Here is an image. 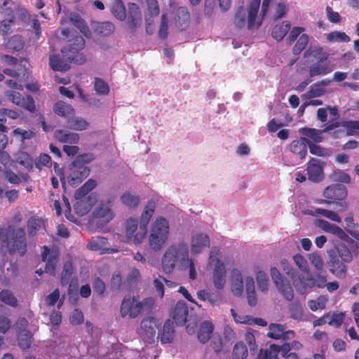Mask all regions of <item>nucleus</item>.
<instances>
[{"instance_id":"nucleus-22","label":"nucleus","mask_w":359,"mask_h":359,"mask_svg":"<svg viewBox=\"0 0 359 359\" xmlns=\"http://www.w3.org/2000/svg\"><path fill=\"white\" fill-rule=\"evenodd\" d=\"M309 139L301 137L298 140H293L290 144V151L295 154L301 161L304 160L307 154Z\"/></svg>"},{"instance_id":"nucleus-2","label":"nucleus","mask_w":359,"mask_h":359,"mask_svg":"<svg viewBox=\"0 0 359 359\" xmlns=\"http://www.w3.org/2000/svg\"><path fill=\"white\" fill-rule=\"evenodd\" d=\"M25 235V231L22 228H0V247H6L11 255L18 252L20 256H23L27 248Z\"/></svg>"},{"instance_id":"nucleus-9","label":"nucleus","mask_w":359,"mask_h":359,"mask_svg":"<svg viewBox=\"0 0 359 359\" xmlns=\"http://www.w3.org/2000/svg\"><path fill=\"white\" fill-rule=\"evenodd\" d=\"M70 43L68 48L62 49V53L71 62L77 65H82L85 62L86 58L84 55L80 53L85 47V40L83 36L76 33L74 36L72 40H70Z\"/></svg>"},{"instance_id":"nucleus-47","label":"nucleus","mask_w":359,"mask_h":359,"mask_svg":"<svg viewBox=\"0 0 359 359\" xmlns=\"http://www.w3.org/2000/svg\"><path fill=\"white\" fill-rule=\"evenodd\" d=\"M309 38L308 34H302L292 48L294 55H299L307 46Z\"/></svg>"},{"instance_id":"nucleus-21","label":"nucleus","mask_w":359,"mask_h":359,"mask_svg":"<svg viewBox=\"0 0 359 359\" xmlns=\"http://www.w3.org/2000/svg\"><path fill=\"white\" fill-rule=\"evenodd\" d=\"M74 273V267L71 262H67L64 264L62 271L61 273L60 283L62 285L69 283L68 291L70 293L72 287L76 285L77 279H72V276Z\"/></svg>"},{"instance_id":"nucleus-24","label":"nucleus","mask_w":359,"mask_h":359,"mask_svg":"<svg viewBox=\"0 0 359 359\" xmlns=\"http://www.w3.org/2000/svg\"><path fill=\"white\" fill-rule=\"evenodd\" d=\"M213 282L215 287L222 289L226 283V270L222 262L217 259L213 271Z\"/></svg>"},{"instance_id":"nucleus-50","label":"nucleus","mask_w":359,"mask_h":359,"mask_svg":"<svg viewBox=\"0 0 359 359\" xmlns=\"http://www.w3.org/2000/svg\"><path fill=\"white\" fill-rule=\"evenodd\" d=\"M327 302V297L323 295H321L317 298L316 300H309L308 302V305L309 309L313 311H316L317 310H323L325 309L326 303Z\"/></svg>"},{"instance_id":"nucleus-37","label":"nucleus","mask_w":359,"mask_h":359,"mask_svg":"<svg viewBox=\"0 0 359 359\" xmlns=\"http://www.w3.org/2000/svg\"><path fill=\"white\" fill-rule=\"evenodd\" d=\"M299 133L311 139L313 142H320L323 141L322 134L323 133L322 130H317L315 128H302L299 129Z\"/></svg>"},{"instance_id":"nucleus-14","label":"nucleus","mask_w":359,"mask_h":359,"mask_svg":"<svg viewBox=\"0 0 359 359\" xmlns=\"http://www.w3.org/2000/svg\"><path fill=\"white\" fill-rule=\"evenodd\" d=\"M113 203V198H109L106 202L102 201L93 212V217L102 219L104 222H109L114 216L111 210Z\"/></svg>"},{"instance_id":"nucleus-8","label":"nucleus","mask_w":359,"mask_h":359,"mask_svg":"<svg viewBox=\"0 0 359 359\" xmlns=\"http://www.w3.org/2000/svg\"><path fill=\"white\" fill-rule=\"evenodd\" d=\"M348 193L346 187L341 184H332L327 187L323 191V196L327 200H322L321 203H335L339 207V211L348 208V203L345 201Z\"/></svg>"},{"instance_id":"nucleus-29","label":"nucleus","mask_w":359,"mask_h":359,"mask_svg":"<svg viewBox=\"0 0 359 359\" xmlns=\"http://www.w3.org/2000/svg\"><path fill=\"white\" fill-rule=\"evenodd\" d=\"M214 325L208 320L202 322L199 326L198 331V339L200 342L205 344L208 342L213 332Z\"/></svg>"},{"instance_id":"nucleus-12","label":"nucleus","mask_w":359,"mask_h":359,"mask_svg":"<svg viewBox=\"0 0 359 359\" xmlns=\"http://www.w3.org/2000/svg\"><path fill=\"white\" fill-rule=\"evenodd\" d=\"M156 209V203L151 200L147 202L140 218V224L139 231L135 236V239L139 242H142L144 239L147 230V226L152 217Z\"/></svg>"},{"instance_id":"nucleus-27","label":"nucleus","mask_w":359,"mask_h":359,"mask_svg":"<svg viewBox=\"0 0 359 359\" xmlns=\"http://www.w3.org/2000/svg\"><path fill=\"white\" fill-rule=\"evenodd\" d=\"M158 339L163 344L171 343L174 339L175 330L173 323L170 320H167L161 330H158Z\"/></svg>"},{"instance_id":"nucleus-49","label":"nucleus","mask_w":359,"mask_h":359,"mask_svg":"<svg viewBox=\"0 0 359 359\" xmlns=\"http://www.w3.org/2000/svg\"><path fill=\"white\" fill-rule=\"evenodd\" d=\"M43 221L39 218L31 217L27 222L28 234L29 236H34L41 228Z\"/></svg>"},{"instance_id":"nucleus-25","label":"nucleus","mask_w":359,"mask_h":359,"mask_svg":"<svg viewBox=\"0 0 359 359\" xmlns=\"http://www.w3.org/2000/svg\"><path fill=\"white\" fill-rule=\"evenodd\" d=\"M54 137L58 142L66 144H77L79 141V134L63 129L56 130Z\"/></svg>"},{"instance_id":"nucleus-35","label":"nucleus","mask_w":359,"mask_h":359,"mask_svg":"<svg viewBox=\"0 0 359 359\" xmlns=\"http://www.w3.org/2000/svg\"><path fill=\"white\" fill-rule=\"evenodd\" d=\"M139 231L138 220L137 219L130 218L127 219L126 224V235L128 239H133L135 243H141L135 239V236Z\"/></svg>"},{"instance_id":"nucleus-23","label":"nucleus","mask_w":359,"mask_h":359,"mask_svg":"<svg viewBox=\"0 0 359 359\" xmlns=\"http://www.w3.org/2000/svg\"><path fill=\"white\" fill-rule=\"evenodd\" d=\"M190 23V15L187 8L180 7L177 9L175 25L180 30H185Z\"/></svg>"},{"instance_id":"nucleus-45","label":"nucleus","mask_w":359,"mask_h":359,"mask_svg":"<svg viewBox=\"0 0 359 359\" xmlns=\"http://www.w3.org/2000/svg\"><path fill=\"white\" fill-rule=\"evenodd\" d=\"M122 203L130 208H136L140 203V198L129 192H125L121 197Z\"/></svg>"},{"instance_id":"nucleus-63","label":"nucleus","mask_w":359,"mask_h":359,"mask_svg":"<svg viewBox=\"0 0 359 359\" xmlns=\"http://www.w3.org/2000/svg\"><path fill=\"white\" fill-rule=\"evenodd\" d=\"M293 260L299 269L302 271H308V263L304 256L296 254L293 256Z\"/></svg>"},{"instance_id":"nucleus-52","label":"nucleus","mask_w":359,"mask_h":359,"mask_svg":"<svg viewBox=\"0 0 359 359\" xmlns=\"http://www.w3.org/2000/svg\"><path fill=\"white\" fill-rule=\"evenodd\" d=\"M7 47L13 52L19 51L24 47V41L20 36L14 35L8 41Z\"/></svg>"},{"instance_id":"nucleus-62","label":"nucleus","mask_w":359,"mask_h":359,"mask_svg":"<svg viewBox=\"0 0 359 359\" xmlns=\"http://www.w3.org/2000/svg\"><path fill=\"white\" fill-rule=\"evenodd\" d=\"M69 320L72 325L82 324L84 320L82 311L78 309H75L72 313Z\"/></svg>"},{"instance_id":"nucleus-48","label":"nucleus","mask_w":359,"mask_h":359,"mask_svg":"<svg viewBox=\"0 0 359 359\" xmlns=\"http://www.w3.org/2000/svg\"><path fill=\"white\" fill-rule=\"evenodd\" d=\"M4 73L9 76H12L16 79H25L27 76L28 72L25 67L20 65L17 69L7 68L4 70Z\"/></svg>"},{"instance_id":"nucleus-13","label":"nucleus","mask_w":359,"mask_h":359,"mask_svg":"<svg viewBox=\"0 0 359 359\" xmlns=\"http://www.w3.org/2000/svg\"><path fill=\"white\" fill-rule=\"evenodd\" d=\"M41 259L46 263L44 272L50 276H55L59 260V252L56 250H50L45 245L43 247Z\"/></svg>"},{"instance_id":"nucleus-26","label":"nucleus","mask_w":359,"mask_h":359,"mask_svg":"<svg viewBox=\"0 0 359 359\" xmlns=\"http://www.w3.org/2000/svg\"><path fill=\"white\" fill-rule=\"evenodd\" d=\"M108 241L104 237H93L88 244V248L93 251H97L100 254L111 253L113 249L107 247Z\"/></svg>"},{"instance_id":"nucleus-64","label":"nucleus","mask_w":359,"mask_h":359,"mask_svg":"<svg viewBox=\"0 0 359 359\" xmlns=\"http://www.w3.org/2000/svg\"><path fill=\"white\" fill-rule=\"evenodd\" d=\"M324 93L325 90L323 87L320 86V83H316L311 86L308 92V97L309 98L320 97L323 95Z\"/></svg>"},{"instance_id":"nucleus-4","label":"nucleus","mask_w":359,"mask_h":359,"mask_svg":"<svg viewBox=\"0 0 359 359\" xmlns=\"http://www.w3.org/2000/svg\"><path fill=\"white\" fill-rule=\"evenodd\" d=\"M94 156L90 153H84L78 155L70 164L71 170L68 176V182L73 187L81 184L90 174V170L87 165L93 161Z\"/></svg>"},{"instance_id":"nucleus-39","label":"nucleus","mask_w":359,"mask_h":359,"mask_svg":"<svg viewBox=\"0 0 359 359\" xmlns=\"http://www.w3.org/2000/svg\"><path fill=\"white\" fill-rule=\"evenodd\" d=\"M276 286L286 300H292L294 298V291L291 284L287 280H284Z\"/></svg>"},{"instance_id":"nucleus-31","label":"nucleus","mask_w":359,"mask_h":359,"mask_svg":"<svg viewBox=\"0 0 359 359\" xmlns=\"http://www.w3.org/2000/svg\"><path fill=\"white\" fill-rule=\"evenodd\" d=\"M291 25L289 21H283L282 23L276 25L272 29L271 35L277 41H282L290 29Z\"/></svg>"},{"instance_id":"nucleus-1","label":"nucleus","mask_w":359,"mask_h":359,"mask_svg":"<svg viewBox=\"0 0 359 359\" xmlns=\"http://www.w3.org/2000/svg\"><path fill=\"white\" fill-rule=\"evenodd\" d=\"M304 62H300L297 66V72L302 74L308 69L309 76L313 77L319 75H326L334 70L333 67L327 62L329 53L324 51L321 46L310 47L304 53Z\"/></svg>"},{"instance_id":"nucleus-6","label":"nucleus","mask_w":359,"mask_h":359,"mask_svg":"<svg viewBox=\"0 0 359 359\" xmlns=\"http://www.w3.org/2000/svg\"><path fill=\"white\" fill-rule=\"evenodd\" d=\"M170 231L169 222L163 217H158L151 225L149 245L154 250H159L166 243Z\"/></svg>"},{"instance_id":"nucleus-11","label":"nucleus","mask_w":359,"mask_h":359,"mask_svg":"<svg viewBox=\"0 0 359 359\" xmlns=\"http://www.w3.org/2000/svg\"><path fill=\"white\" fill-rule=\"evenodd\" d=\"M161 325V323L158 320L147 317L141 321L137 332L143 340L150 343L154 341L156 330H159Z\"/></svg>"},{"instance_id":"nucleus-58","label":"nucleus","mask_w":359,"mask_h":359,"mask_svg":"<svg viewBox=\"0 0 359 359\" xmlns=\"http://www.w3.org/2000/svg\"><path fill=\"white\" fill-rule=\"evenodd\" d=\"M168 17L165 13L162 14L161 17V24L158 29V36L161 39L164 40L168 37Z\"/></svg>"},{"instance_id":"nucleus-15","label":"nucleus","mask_w":359,"mask_h":359,"mask_svg":"<svg viewBox=\"0 0 359 359\" xmlns=\"http://www.w3.org/2000/svg\"><path fill=\"white\" fill-rule=\"evenodd\" d=\"M345 263L338 257V255H335L334 252L330 254L327 264L330 271L336 277L340 278L346 276L347 268Z\"/></svg>"},{"instance_id":"nucleus-42","label":"nucleus","mask_w":359,"mask_h":359,"mask_svg":"<svg viewBox=\"0 0 359 359\" xmlns=\"http://www.w3.org/2000/svg\"><path fill=\"white\" fill-rule=\"evenodd\" d=\"M313 215H321L333 222H336L338 223L341 222V218L338 213L335 212L334 211L326 210L324 208H316L314 210Z\"/></svg>"},{"instance_id":"nucleus-30","label":"nucleus","mask_w":359,"mask_h":359,"mask_svg":"<svg viewBox=\"0 0 359 359\" xmlns=\"http://www.w3.org/2000/svg\"><path fill=\"white\" fill-rule=\"evenodd\" d=\"M53 111L57 115L67 118L71 117L74 114L73 107L63 101L56 102L53 106Z\"/></svg>"},{"instance_id":"nucleus-32","label":"nucleus","mask_w":359,"mask_h":359,"mask_svg":"<svg viewBox=\"0 0 359 359\" xmlns=\"http://www.w3.org/2000/svg\"><path fill=\"white\" fill-rule=\"evenodd\" d=\"M231 290L236 296L241 295L243 290V277L241 273L237 269H234L232 272Z\"/></svg>"},{"instance_id":"nucleus-51","label":"nucleus","mask_w":359,"mask_h":359,"mask_svg":"<svg viewBox=\"0 0 359 359\" xmlns=\"http://www.w3.org/2000/svg\"><path fill=\"white\" fill-rule=\"evenodd\" d=\"M290 317L297 320H301L304 316V310L299 302H293L289 305Z\"/></svg>"},{"instance_id":"nucleus-38","label":"nucleus","mask_w":359,"mask_h":359,"mask_svg":"<svg viewBox=\"0 0 359 359\" xmlns=\"http://www.w3.org/2000/svg\"><path fill=\"white\" fill-rule=\"evenodd\" d=\"M338 257L344 262L350 263L353 259V255L349 248L344 243H340L336 247L334 252Z\"/></svg>"},{"instance_id":"nucleus-16","label":"nucleus","mask_w":359,"mask_h":359,"mask_svg":"<svg viewBox=\"0 0 359 359\" xmlns=\"http://www.w3.org/2000/svg\"><path fill=\"white\" fill-rule=\"evenodd\" d=\"M315 224L316 226L323 229L326 233L336 236L342 241H348V236L347 233L337 225L331 224L324 219H317Z\"/></svg>"},{"instance_id":"nucleus-43","label":"nucleus","mask_w":359,"mask_h":359,"mask_svg":"<svg viewBox=\"0 0 359 359\" xmlns=\"http://www.w3.org/2000/svg\"><path fill=\"white\" fill-rule=\"evenodd\" d=\"M68 124L70 129L74 130H84L89 126L88 122L83 118L75 117L68 120Z\"/></svg>"},{"instance_id":"nucleus-3","label":"nucleus","mask_w":359,"mask_h":359,"mask_svg":"<svg viewBox=\"0 0 359 359\" xmlns=\"http://www.w3.org/2000/svg\"><path fill=\"white\" fill-rule=\"evenodd\" d=\"M261 0H252L248 6V17L243 6H240L236 11L233 24L237 28H243L247 24L248 29L258 28L262 25V20L258 19L257 15L260 7Z\"/></svg>"},{"instance_id":"nucleus-44","label":"nucleus","mask_w":359,"mask_h":359,"mask_svg":"<svg viewBox=\"0 0 359 359\" xmlns=\"http://www.w3.org/2000/svg\"><path fill=\"white\" fill-rule=\"evenodd\" d=\"M0 301L13 307L18 306V299L9 290H3L0 292Z\"/></svg>"},{"instance_id":"nucleus-46","label":"nucleus","mask_w":359,"mask_h":359,"mask_svg":"<svg viewBox=\"0 0 359 359\" xmlns=\"http://www.w3.org/2000/svg\"><path fill=\"white\" fill-rule=\"evenodd\" d=\"M326 39L330 42H349L350 37L344 32L334 31L326 35Z\"/></svg>"},{"instance_id":"nucleus-56","label":"nucleus","mask_w":359,"mask_h":359,"mask_svg":"<svg viewBox=\"0 0 359 359\" xmlns=\"http://www.w3.org/2000/svg\"><path fill=\"white\" fill-rule=\"evenodd\" d=\"M257 282L259 290L262 292H266L269 286V278L266 273L263 271H258L257 273Z\"/></svg>"},{"instance_id":"nucleus-19","label":"nucleus","mask_w":359,"mask_h":359,"mask_svg":"<svg viewBox=\"0 0 359 359\" xmlns=\"http://www.w3.org/2000/svg\"><path fill=\"white\" fill-rule=\"evenodd\" d=\"M307 174L309 180L315 182L321 181L323 178V167L316 158H311L307 165Z\"/></svg>"},{"instance_id":"nucleus-40","label":"nucleus","mask_w":359,"mask_h":359,"mask_svg":"<svg viewBox=\"0 0 359 359\" xmlns=\"http://www.w3.org/2000/svg\"><path fill=\"white\" fill-rule=\"evenodd\" d=\"M49 64L50 67L54 71L63 72L67 71L70 68L69 65L67 63L61 60L60 57L56 55L50 56Z\"/></svg>"},{"instance_id":"nucleus-20","label":"nucleus","mask_w":359,"mask_h":359,"mask_svg":"<svg viewBox=\"0 0 359 359\" xmlns=\"http://www.w3.org/2000/svg\"><path fill=\"white\" fill-rule=\"evenodd\" d=\"M210 241L208 236L203 233H198L193 236L191 239V252L198 254L202 252L203 248H210Z\"/></svg>"},{"instance_id":"nucleus-57","label":"nucleus","mask_w":359,"mask_h":359,"mask_svg":"<svg viewBox=\"0 0 359 359\" xmlns=\"http://www.w3.org/2000/svg\"><path fill=\"white\" fill-rule=\"evenodd\" d=\"M94 88L97 93L106 95L109 93L108 84L102 79L96 78L95 80Z\"/></svg>"},{"instance_id":"nucleus-36","label":"nucleus","mask_w":359,"mask_h":359,"mask_svg":"<svg viewBox=\"0 0 359 359\" xmlns=\"http://www.w3.org/2000/svg\"><path fill=\"white\" fill-rule=\"evenodd\" d=\"M97 186V182L93 179L88 180L76 192L74 197L76 200H81L90 191Z\"/></svg>"},{"instance_id":"nucleus-7","label":"nucleus","mask_w":359,"mask_h":359,"mask_svg":"<svg viewBox=\"0 0 359 359\" xmlns=\"http://www.w3.org/2000/svg\"><path fill=\"white\" fill-rule=\"evenodd\" d=\"M154 304L151 298L144 299L142 302H137L135 297L126 296L121 303L120 313L121 317L127 316L130 318H135L144 309L150 310Z\"/></svg>"},{"instance_id":"nucleus-33","label":"nucleus","mask_w":359,"mask_h":359,"mask_svg":"<svg viewBox=\"0 0 359 359\" xmlns=\"http://www.w3.org/2000/svg\"><path fill=\"white\" fill-rule=\"evenodd\" d=\"M95 34L100 36H107L114 31V26L110 22H96L93 26Z\"/></svg>"},{"instance_id":"nucleus-10","label":"nucleus","mask_w":359,"mask_h":359,"mask_svg":"<svg viewBox=\"0 0 359 359\" xmlns=\"http://www.w3.org/2000/svg\"><path fill=\"white\" fill-rule=\"evenodd\" d=\"M280 264L283 271L290 277L293 285L298 290L303 291L307 288L313 287L315 285L314 280L311 276L308 275L307 277L301 276L287 260H282Z\"/></svg>"},{"instance_id":"nucleus-55","label":"nucleus","mask_w":359,"mask_h":359,"mask_svg":"<svg viewBox=\"0 0 359 359\" xmlns=\"http://www.w3.org/2000/svg\"><path fill=\"white\" fill-rule=\"evenodd\" d=\"M309 259L311 264L320 272L323 271V261L321 256L317 252H313L309 255Z\"/></svg>"},{"instance_id":"nucleus-60","label":"nucleus","mask_w":359,"mask_h":359,"mask_svg":"<svg viewBox=\"0 0 359 359\" xmlns=\"http://www.w3.org/2000/svg\"><path fill=\"white\" fill-rule=\"evenodd\" d=\"M19 107L26 109L27 111L33 113L36 110L35 102L32 97L30 95H26L24 97Z\"/></svg>"},{"instance_id":"nucleus-18","label":"nucleus","mask_w":359,"mask_h":359,"mask_svg":"<svg viewBox=\"0 0 359 359\" xmlns=\"http://www.w3.org/2000/svg\"><path fill=\"white\" fill-rule=\"evenodd\" d=\"M147 9L145 12L146 31L149 33L150 27L154 25L153 18L159 15L160 8L157 0H145Z\"/></svg>"},{"instance_id":"nucleus-41","label":"nucleus","mask_w":359,"mask_h":359,"mask_svg":"<svg viewBox=\"0 0 359 359\" xmlns=\"http://www.w3.org/2000/svg\"><path fill=\"white\" fill-rule=\"evenodd\" d=\"M232 356L233 359H247L248 351L243 342H238L234 345Z\"/></svg>"},{"instance_id":"nucleus-59","label":"nucleus","mask_w":359,"mask_h":359,"mask_svg":"<svg viewBox=\"0 0 359 359\" xmlns=\"http://www.w3.org/2000/svg\"><path fill=\"white\" fill-rule=\"evenodd\" d=\"M345 314L342 312L340 313H334L332 315L330 314V318L328 319V324L330 325H333L335 327H339L344 320Z\"/></svg>"},{"instance_id":"nucleus-61","label":"nucleus","mask_w":359,"mask_h":359,"mask_svg":"<svg viewBox=\"0 0 359 359\" xmlns=\"http://www.w3.org/2000/svg\"><path fill=\"white\" fill-rule=\"evenodd\" d=\"M308 147H309L310 152L313 155L325 156L327 154V150L321 147L320 145L311 142L309 140Z\"/></svg>"},{"instance_id":"nucleus-5","label":"nucleus","mask_w":359,"mask_h":359,"mask_svg":"<svg viewBox=\"0 0 359 359\" xmlns=\"http://www.w3.org/2000/svg\"><path fill=\"white\" fill-rule=\"evenodd\" d=\"M189 247L184 241L171 245L162 258V268L165 273H171L177 261L184 262L188 259Z\"/></svg>"},{"instance_id":"nucleus-17","label":"nucleus","mask_w":359,"mask_h":359,"mask_svg":"<svg viewBox=\"0 0 359 359\" xmlns=\"http://www.w3.org/2000/svg\"><path fill=\"white\" fill-rule=\"evenodd\" d=\"M189 314L188 306L184 301L177 302L171 316L177 325H184L187 321Z\"/></svg>"},{"instance_id":"nucleus-53","label":"nucleus","mask_w":359,"mask_h":359,"mask_svg":"<svg viewBox=\"0 0 359 359\" xmlns=\"http://www.w3.org/2000/svg\"><path fill=\"white\" fill-rule=\"evenodd\" d=\"M18 338L19 346L23 349H27L31 346L32 335L29 331L20 332Z\"/></svg>"},{"instance_id":"nucleus-54","label":"nucleus","mask_w":359,"mask_h":359,"mask_svg":"<svg viewBox=\"0 0 359 359\" xmlns=\"http://www.w3.org/2000/svg\"><path fill=\"white\" fill-rule=\"evenodd\" d=\"M276 348V344L270 345L269 348L265 350H261L259 354V357L260 359H278V353L277 350L275 349Z\"/></svg>"},{"instance_id":"nucleus-28","label":"nucleus","mask_w":359,"mask_h":359,"mask_svg":"<svg viewBox=\"0 0 359 359\" xmlns=\"http://www.w3.org/2000/svg\"><path fill=\"white\" fill-rule=\"evenodd\" d=\"M289 334L294 336V332L292 330L286 332L283 325L272 323L269 327L267 336L271 339H278L282 337L285 338Z\"/></svg>"},{"instance_id":"nucleus-34","label":"nucleus","mask_w":359,"mask_h":359,"mask_svg":"<svg viewBox=\"0 0 359 359\" xmlns=\"http://www.w3.org/2000/svg\"><path fill=\"white\" fill-rule=\"evenodd\" d=\"M111 11L113 15L121 21L126 18V11L122 0H112Z\"/></svg>"}]
</instances>
